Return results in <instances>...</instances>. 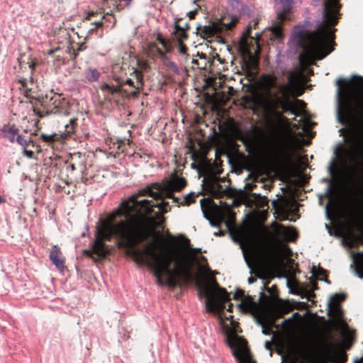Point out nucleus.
<instances>
[{
	"label": "nucleus",
	"instance_id": "1",
	"mask_svg": "<svg viewBox=\"0 0 363 363\" xmlns=\"http://www.w3.org/2000/svg\"><path fill=\"white\" fill-rule=\"evenodd\" d=\"M186 184L184 178L173 175L162 183L147 186L123 201L116 211L101 220L89 253L96 255L99 259L104 257L109 248L104 242L110 240L113 235L120 239V246L125 247H133L153 235V240L146 243L143 249L133 248L132 257L138 263H146L152 269L160 284L174 286L179 281L191 283L194 279L192 268L197 261L196 252H200V249L186 247L167 249L162 235L155 233V220L150 218L149 227L145 226V222L154 207H157L160 213H167L168 203L137 200L138 196H150L157 200L164 196L172 199L174 202H179V198L173 193L180 191Z\"/></svg>",
	"mask_w": 363,
	"mask_h": 363
},
{
	"label": "nucleus",
	"instance_id": "2",
	"mask_svg": "<svg viewBox=\"0 0 363 363\" xmlns=\"http://www.w3.org/2000/svg\"><path fill=\"white\" fill-rule=\"evenodd\" d=\"M336 84L339 114L354 117L359 125L347 155L354 163L351 171L355 184L363 186V77L354 75L350 79H339Z\"/></svg>",
	"mask_w": 363,
	"mask_h": 363
},
{
	"label": "nucleus",
	"instance_id": "3",
	"mask_svg": "<svg viewBox=\"0 0 363 363\" xmlns=\"http://www.w3.org/2000/svg\"><path fill=\"white\" fill-rule=\"evenodd\" d=\"M340 8L339 0H325L323 23L316 30L308 32L303 26L295 27L294 38L297 43L303 41L299 55L303 69L323 59L333 51L334 31L330 26L337 23Z\"/></svg>",
	"mask_w": 363,
	"mask_h": 363
},
{
	"label": "nucleus",
	"instance_id": "4",
	"mask_svg": "<svg viewBox=\"0 0 363 363\" xmlns=\"http://www.w3.org/2000/svg\"><path fill=\"white\" fill-rule=\"evenodd\" d=\"M303 77V74L301 71L291 73L289 75L286 84H281L277 86V89L283 96V99H278L281 108L284 111H290L295 116L301 114L304 108V103L298 99L294 101H289L287 100V98L291 94H293L294 91L298 87Z\"/></svg>",
	"mask_w": 363,
	"mask_h": 363
},
{
	"label": "nucleus",
	"instance_id": "5",
	"mask_svg": "<svg viewBox=\"0 0 363 363\" xmlns=\"http://www.w3.org/2000/svg\"><path fill=\"white\" fill-rule=\"evenodd\" d=\"M301 145L298 140L291 134L286 135L277 151V162L279 166L287 169L292 164L294 155Z\"/></svg>",
	"mask_w": 363,
	"mask_h": 363
},
{
	"label": "nucleus",
	"instance_id": "6",
	"mask_svg": "<svg viewBox=\"0 0 363 363\" xmlns=\"http://www.w3.org/2000/svg\"><path fill=\"white\" fill-rule=\"evenodd\" d=\"M345 215L350 224L363 233V200L358 197L350 199L345 205Z\"/></svg>",
	"mask_w": 363,
	"mask_h": 363
},
{
	"label": "nucleus",
	"instance_id": "7",
	"mask_svg": "<svg viewBox=\"0 0 363 363\" xmlns=\"http://www.w3.org/2000/svg\"><path fill=\"white\" fill-rule=\"evenodd\" d=\"M318 363H344L347 360L345 353L339 351L331 342H323L315 354Z\"/></svg>",
	"mask_w": 363,
	"mask_h": 363
},
{
	"label": "nucleus",
	"instance_id": "8",
	"mask_svg": "<svg viewBox=\"0 0 363 363\" xmlns=\"http://www.w3.org/2000/svg\"><path fill=\"white\" fill-rule=\"evenodd\" d=\"M283 313L281 311H277L272 307L262 310L257 316V321L262 328V333L270 335L271 329L275 323V319L281 317Z\"/></svg>",
	"mask_w": 363,
	"mask_h": 363
},
{
	"label": "nucleus",
	"instance_id": "9",
	"mask_svg": "<svg viewBox=\"0 0 363 363\" xmlns=\"http://www.w3.org/2000/svg\"><path fill=\"white\" fill-rule=\"evenodd\" d=\"M235 137L245 145L249 152H252L258 147L259 140L262 137V133L257 127H253L246 134L239 131L236 132Z\"/></svg>",
	"mask_w": 363,
	"mask_h": 363
},
{
	"label": "nucleus",
	"instance_id": "10",
	"mask_svg": "<svg viewBox=\"0 0 363 363\" xmlns=\"http://www.w3.org/2000/svg\"><path fill=\"white\" fill-rule=\"evenodd\" d=\"M251 28H248L242 34L239 41V50L245 57L253 60V52L257 53L259 50L257 42L250 38Z\"/></svg>",
	"mask_w": 363,
	"mask_h": 363
},
{
	"label": "nucleus",
	"instance_id": "11",
	"mask_svg": "<svg viewBox=\"0 0 363 363\" xmlns=\"http://www.w3.org/2000/svg\"><path fill=\"white\" fill-rule=\"evenodd\" d=\"M335 328L340 330L342 345L346 349H349L354 340V331L350 329L342 320H338L335 323Z\"/></svg>",
	"mask_w": 363,
	"mask_h": 363
},
{
	"label": "nucleus",
	"instance_id": "12",
	"mask_svg": "<svg viewBox=\"0 0 363 363\" xmlns=\"http://www.w3.org/2000/svg\"><path fill=\"white\" fill-rule=\"evenodd\" d=\"M235 23L231 21L229 23H223L221 21H216L210 23L208 25L205 26L201 32L206 38H211L215 35H218L223 33V30L230 29Z\"/></svg>",
	"mask_w": 363,
	"mask_h": 363
},
{
	"label": "nucleus",
	"instance_id": "13",
	"mask_svg": "<svg viewBox=\"0 0 363 363\" xmlns=\"http://www.w3.org/2000/svg\"><path fill=\"white\" fill-rule=\"evenodd\" d=\"M277 11V15L279 20L283 21L288 19V16L291 13L293 5V0H274Z\"/></svg>",
	"mask_w": 363,
	"mask_h": 363
},
{
	"label": "nucleus",
	"instance_id": "14",
	"mask_svg": "<svg viewBox=\"0 0 363 363\" xmlns=\"http://www.w3.org/2000/svg\"><path fill=\"white\" fill-rule=\"evenodd\" d=\"M344 299V296L339 294H335L330 297L328 304V310L329 314L337 318L335 323L340 319L341 309L338 305V302Z\"/></svg>",
	"mask_w": 363,
	"mask_h": 363
},
{
	"label": "nucleus",
	"instance_id": "15",
	"mask_svg": "<svg viewBox=\"0 0 363 363\" xmlns=\"http://www.w3.org/2000/svg\"><path fill=\"white\" fill-rule=\"evenodd\" d=\"M50 259L52 264L59 269L65 268V259L62 257L60 248L57 245H53L49 255Z\"/></svg>",
	"mask_w": 363,
	"mask_h": 363
},
{
	"label": "nucleus",
	"instance_id": "16",
	"mask_svg": "<svg viewBox=\"0 0 363 363\" xmlns=\"http://www.w3.org/2000/svg\"><path fill=\"white\" fill-rule=\"evenodd\" d=\"M277 77L272 74H263L259 80V84L264 91H269L273 87L276 86Z\"/></svg>",
	"mask_w": 363,
	"mask_h": 363
},
{
	"label": "nucleus",
	"instance_id": "17",
	"mask_svg": "<svg viewBox=\"0 0 363 363\" xmlns=\"http://www.w3.org/2000/svg\"><path fill=\"white\" fill-rule=\"evenodd\" d=\"M267 32H269L267 35L270 40L280 41L283 37L281 23H275L268 29Z\"/></svg>",
	"mask_w": 363,
	"mask_h": 363
},
{
	"label": "nucleus",
	"instance_id": "18",
	"mask_svg": "<svg viewBox=\"0 0 363 363\" xmlns=\"http://www.w3.org/2000/svg\"><path fill=\"white\" fill-rule=\"evenodd\" d=\"M352 258L356 275L363 279V252L354 254Z\"/></svg>",
	"mask_w": 363,
	"mask_h": 363
},
{
	"label": "nucleus",
	"instance_id": "19",
	"mask_svg": "<svg viewBox=\"0 0 363 363\" xmlns=\"http://www.w3.org/2000/svg\"><path fill=\"white\" fill-rule=\"evenodd\" d=\"M277 232L283 235L285 239L289 240H294L297 237V233L294 228L291 227L279 226L277 228Z\"/></svg>",
	"mask_w": 363,
	"mask_h": 363
},
{
	"label": "nucleus",
	"instance_id": "20",
	"mask_svg": "<svg viewBox=\"0 0 363 363\" xmlns=\"http://www.w3.org/2000/svg\"><path fill=\"white\" fill-rule=\"evenodd\" d=\"M83 75L86 82H92L98 81L100 72L94 67H88L84 70Z\"/></svg>",
	"mask_w": 363,
	"mask_h": 363
},
{
	"label": "nucleus",
	"instance_id": "21",
	"mask_svg": "<svg viewBox=\"0 0 363 363\" xmlns=\"http://www.w3.org/2000/svg\"><path fill=\"white\" fill-rule=\"evenodd\" d=\"M51 104L55 108H61L65 104V99L61 95L55 94L50 99Z\"/></svg>",
	"mask_w": 363,
	"mask_h": 363
},
{
	"label": "nucleus",
	"instance_id": "22",
	"mask_svg": "<svg viewBox=\"0 0 363 363\" xmlns=\"http://www.w3.org/2000/svg\"><path fill=\"white\" fill-rule=\"evenodd\" d=\"M173 33L175 35L179 43H181L183 39H185L187 37L184 28L180 27L177 23H176L174 26Z\"/></svg>",
	"mask_w": 363,
	"mask_h": 363
},
{
	"label": "nucleus",
	"instance_id": "23",
	"mask_svg": "<svg viewBox=\"0 0 363 363\" xmlns=\"http://www.w3.org/2000/svg\"><path fill=\"white\" fill-rule=\"evenodd\" d=\"M238 307L244 312H248L253 308V303L251 300L245 299L238 305Z\"/></svg>",
	"mask_w": 363,
	"mask_h": 363
},
{
	"label": "nucleus",
	"instance_id": "24",
	"mask_svg": "<svg viewBox=\"0 0 363 363\" xmlns=\"http://www.w3.org/2000/svg\"><path fill=\"white\" fill-rule=\"evenodd\" d=\"M196 194L194 192L189 193L187 195H186L182 201L177 202L179 205H189L191 203H194L195 201ZM180 201V199L179 200Z\"/></svg>",
	"mask_w": 363,
	"mask_h": 363
},
{
	"label": "nucleus",
	"instance_id": "25",
	"mask_svg": "<svg viewBox=\"0 0 363 363\" xmlns=\"http://www.w3.org/2000/svg\"><path fill=\"white\" fill-rule=\"evenodd\" d=\"M221 216L222 218H224L225 217L228 218L226 225L228 228H230V225H232L234 221V214L230 210H227L222 213Z\"/></svg>",
	"mask_w": 363,
	"mask_h": 363
},
{
	"label": "nucleus",
	"instance_id": "26",
	"mask_svg": "<svg viewBox=\"0 0 363 363\" xmlns=\"http://www.w3.org/2000/svg\"><path fill=\"white\" fill-rule=\"evenodd\" d=\"M18 130L16 127H11L6 133V136L11 143H13L15 140V136L18 133Z\"/></svg>",
	"mask_w": 363,
	"mask_h": 363
},
{
	"label": "nucleus",
	"instance_id": "27",
	"mask_svg": "<svg viewBox=\"0 0 363 363\" xmlns=\"http://www.w3.org/2000/svg\"><path fill=\"white\" fill-rule=\"evenodd\" d=\"M101 89L103 91H108V92H109L111 94L117 93L120 90V89L118 87L110 86L108 84H102L101 86Z\"/></svg>",
	"mask_w": 363,
	"mask_h": 363
},
{
	"label": "nucleus",
	"instance_id": "28",
	"mask_svg": "<svg viewBox=\"0 0 363 363\" xmlns=\"http://www.w3.org/2000/svg\"><path fill=\"white\" fill-rule=\"evenodd\" d=\"M17 143L21 146L26 147L28 145V141L26 140L22 135H18L16 138Z\"/></svg>",
	"mask_w": 363,
	"mask_h": 363
},
{
	"label": "nucleus",
	"instance_id": "29",
	"mask_svg": "<svg viewBox=\"0 0 363 363\" xmlns=\"http://www.w3.org/2000/svg\"><path fill=\"white\" fill-rule=\"evenodd\" d=\"M336 208H337V203H336V201H333L330 199L329 200L328 203L326 206V211H327V212H328L330 211V209L335 211V210H336Z\"/></svg>",
	"mask_w": 363,
	"mask_h": 363
},
{
	"label": "nucleus",
	"instance_id": "30",
	"mask_svg": "<svg viewBox=\"0 0 363 363\" xmlns=\"http://www.w3.org/2000/svg\"><path fill=\"white\" fill-rule=\"evenodd\" d=\"M55 134L53 135H47V134H42L41 137L44 140V141L46 142H50L54 140Z\"/></svg>",
	"mask_w": 363,
	"mask_h": 363
},
{
	"label": "nucleus",
	"instance_id": "31",
	"mask_svg": "<svg viewBox=\"0 0 363 363\" xmlns=\"http://www.w3.org/2000/svg\"><path fill=\"white\" fill-rule=\"evenodd\" d=\"M134 73L135 74V77L137 78L138 82L140 84H142L143 74H142L141 72H140L138 69H135Z\"/></svg>",
	"mask_w": 363,
	"mask_h": 363
},
{
	"label": "nucleus",
	"instance_id": "32",
	"mask_svg": "<svg viewBox=\"0 0 363 363\" xmlns=\"http://www.w3.org/2000/svg\"><path fill=\"white\" fill-rule=\"evenodd\" d=\"M244 296V291L242 290H238L235 294H234V298L235 299H238L240 298H242V296Z\"/></svg>",
	"mask_w": 363,
	"mask_h": 363
},
{
	"label": "nucleus",
	"instance_id": "33",
	"mask_svg": "<svg viewBox=\"0 0 363 363\" xmlns=\"http://www.w3.org/2000/svg\"><path fill=\"white\" fill-rule=\"evenodd\" d=\"M23 155L28 158H31L33 156V152L32 150H28L24 149Z\"/></svg>",
	"mask_w": 363,
	"mask_h": 363
},
{
	"label": "nucleus",
	"instance_id": "34",
	"mask_svg": "<svg viewBox=\"0 0 363 363\" xmlns=\"http://www.w3.org/2000/svg\"><path fill=\"white\" fill-rule=\"evenodd\" d=\"M138 65L143 69H145L147 66V64L145 61H139L138 60Z\"/></svg>",
	"mask_w": 363,
	"mask_h": 363
},
{
	"label": "nucleus",
	"instance_id": "35",
	"mask_svg": "<svg viewBox=\"0 0 363 363\" xmlns=\"http://www.w3.org/2000/svg\"><path fill=\"white\" fill-rule=\"evenodd\" d=\"M169 67L171 69H172L175 72H177V73L179 72V69H178L177 66L174 63L171 62L169 64Z\"/></svg>",
	"mask_w": 363,
	"mask_h": 363
},
{
	"label": "nucleus",
	"instance_id": "36",
	"mask_svg": "<svg viewBox=\"0 0 363 363\" xmlns=\"http://www.w3.org/2000/svg\"><path fill=\"white\" fill-rule=\"evenodd\" d=\"M240 0H228L229 4L232 6H237L239 4Z\"/></svg>",
	"mask_w": 363,
	"mask_h": 363
},
{
	"label": "nucleus",
	"instance_id": "37",
	"mask_svg": "<svg viewBox=\"0 0 363 363\" xmlns=\"http://www.w3.org/2000/svg\"><path fill=\"white\" fill-rule=\"evenodd\" d=\"M196 13V10L191 11L187 13V16H189V18L190 19H192L194 18Z\"/></svg>",
	"mask_w": 363,
	"mask_h": 363
},
{
	"label": "nucleus",
	"instance_id": "38",
	"mask_svg": "<svg viewBox=\"0 0 363 363\" xmlns=\"http://www.w3.org/2000/svg\"><path fill=\"white\" fill-rule=\"evenodd\" d=\"M125 84L135 87L134 82L131 79H127L125 82Z\"/></svg>",
	"mask_w": 363,
	"mask_h": 363
},
{
	"label": "nucleus",
	"instance_id": "39",
	"mask_svg": "<svg viewBox=\"0 0 363 363\" xmlns=\"http://www.w3.org/2000/svg\"><path fill=\"white\" fill-rule=\"evenodd\" d=\"M179 50H180V52L181 53H185L186 52V49L181 44V43H179Z\"/></svg>",
	"mask_w": 363,
	"mask_h": 363
},
{
	"label": "nucleus",
	"instance_id": "40",
	"mask_svg": "<svg viewBox=\"0 0 363 363\" xmlns=\"http://www.w3.org/2000/svg\"><path fill=\"white\" fill-rule=\"evenodd\" d=\"M35 62H31L29 65V67L33 70L35 68Z\"/></svg>",
	"mask_w": 363,
	"mask_h": 363
},
{
	"label": "nucleus",
	"instance_id": "41",
	"mask_svg": "<svg viewBox=\"0 0 363 363\" xmlns=\"http://www.w3.org/2000/svg\"><path fill=\"white\" fill-rule=\"evenodd\" d=\"M94 24L96 25V27H99V26H102L103 23L101 21H99L94 22Z\"/></svg>",
	"mask_w": 363,
	"mask_h": 363
},
{
	"label": "nucleus",
	"instance_id": "42",
	"mask_svg": "<svg viewBox=\"0 0 363 363\" xmlns=\"http://www.w3.org/2000/svg\"><path fill=\"white\" fill-rule=\"evenodd\" d=\"M255 281V279L253 277H250V278H248V282H249L250 284L253 283Z\"/></svg>",
	"mask_w": 363,
	"mask_h": 363
},
{
	"label": "nucleus",
	"instance_id": "43",
	"mask_svg": "<svg viewBox=\"0 0 363 363\" xmlns=\"http://www.w3.org/2000/svg\"><path fill=\"white\" fill-rule=\"evenodd\" d=\"M265 347H266L267 350H269V349L270 348V342H269L267 341V342H265Z\"/></svg>",
	"mask_w": 363,
	"mask_h": 363
},
{
	"label": "nucleus",
	"instance_id": "44",
	"mask_svg": "<svg viewBox=\"0 0 363 363\" xmlns=\"http://www.w3.org/2000/svg\"><path fill=\"white\" fill-rule=\"evenodd\" d=\"M293 319H294V316H293V317H291V318H288V319H286V320H285L284 321V323H286V322H291V321H292V320H293Z\"/></svg>",
	"mask_w": 363,
	"mask_h": 363
},
{
	"label": "nucleus",
	"instance_id": "45",
	"mask_svg": "<svg viewBox=\"0 0 363 363\" xmlns=\"http://www.w3.org/2000/svg\"><path fill=\"white\" fill-rule=\"evenodd\" d=\"M160 42L164 47H165V41L163 39H160Z\"/></svg>",
	"mask_w": 363,
	"mask_h": 363
},
{
	"label": "nucleus",
	"instance_id": "46",
	"mask_svg": "<svg viewBox=\"0 0 363 363\" xmlns=\"http://www.w3.org/2000/svg\"><path fill=\"white\" fill-rule=\"evenodd\" d=\"M160 42L164 47H165V41L163 39H160Z\"/></svg>",
	"mask_w": 363,
	"mask_h": 363
},
{
	"label": "nucleus",
	"instance_id": "47",
	"mask_svg": "<svg viewBox=\"0 0 363 363\" xmlns=\"http://www.w3.org/2000/svg\"><path fill=\"white\" fill-rule=\"evenodd\" d=\"M232 308H233V304H230V305L228 306V311L229 312H231V311H232Z\"/></svg>",
	"mask_w": 363,
	"mask_h": 363
},
{
	"label": "nucleus",
	"instance_id": "48",
	"mask_svg": "<svg viewBox=\"0 0 363 363\" xmlns=\"http://www.w3.org/2000/svg\"><path fill=\"white\" fill-rule=\"evenodd\" d=\"M312 273H313L314 275H316V274H316V272H315V268L314 267L312 268Z\"/></svg>",
	"mask_w": 363,
	"mask_h": 363
},
{
	"label": "nucleus",
	"instance_id": "49",
	"mask_svg": "<svg viewBox=\"0 0 363 363\" xmlns=\"http://www.w3.org/2000/svg\"><path fill=\"white\" fill-rule=\"evenodd\" d=\"M75 121H76L75 119H71V120H70V123H71L72 124H73V123H75Z\"/></svg>",
	"mask_w": 363,
	"mask_h": 363
},
{
	"label": "nucleus",
	"instance_id": "50",
	"mask_svg": "<svg viewBox=\"0 0 363 363\" xmlns=\"http://www.w3.org/2000/svg\"><path fill=\"white\" fill-rule=\"evenodd\" d=\"M95 29H96V28H91V29L90 30V31H91V32H93Z\"/></svg>",
	"mask_w": 363,
	"mask_h": 363
},
{
	"label": "nucleus",
	"instance_id": "51",
	"mask_svg": "<svg viewBox=\"0 0 363 363\" xmlns=\"http://www.w3.org/2000/svg\"><path fill=\"white\" fill-rule=\"evenodd\" d=\"M2 202V198L1 196H0V203Z\"/></svg>",
	"mask_w": 363,
	"mask_h": 363
},
{
	"label": "nucleus",
	"instance_id": "52",
	"mask_svg": "<svg viewBox=\"0 0 363 363\" xmlns=\"http://www.w3.org/2000/svg\"><path fill=\"white\" fill-rule=\"evenodd\" d=\"M298 315V313H294V316Z\"/></svg>",
	"mask_w": 363,
	"mask_h": 363
}]
</instances>
